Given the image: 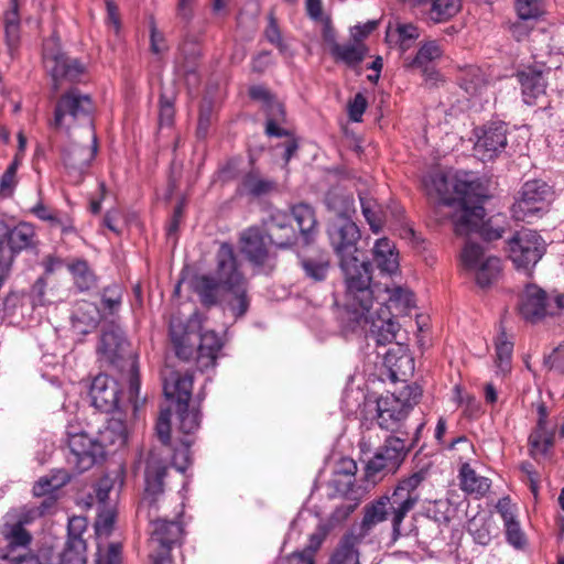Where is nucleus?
<instances>
[{
	"label": "nucleus",
	"instance_id": "nucleus-1",
	"mask_svg": "<svg viewBox=\"0 0 564 564\" xmlns=\"http://www.w3.org/2000/svg\"><path fill=\"white\" fill-rule=\"evenodd\" d=\"M429 194L437 195L434 215L437 223L449 219L458 236L478 234L484 240L494 241L502 237L505 228L494 219L485 220L486 212L481 205L484 195L479 182L469 174L447 176L443 173L430 175L424 181Z\"/></svg>",
	"mask_w": 564,
	"mask_h": 564
},
{
	"label": "nucleus",
	"instance_id": "nucleus-2",
	"mask_svg": "<svg viewBox=\"0 0 564 564\" xmlns=\"http://www.w3.org/2000/svg\"><path fill=\"white\" fill-rule=\"evenodd\" d=\"M194 290L206 306L216 305L220 300L227 303L235 317L243 316L249 310L248 282L235 253L234 247L223 242L216 253V278L197 276Z\"/></svg>",
	"mask_w": 564,
	"mask_h": 564
},
{
	"label": "nucleus",
	"instance_id": "nucleus-3",
	"mask_svg": "<svg viewBox=\"0 0 564 564\" xmlns=\"http://www.w3.org/2000/svg\"><path fill=\"white\" fill-rule=\"evenodd\" d=\"M167 467L165 463L154 453L147 459L144 473V494L141 499L139 511H145L151 523V535L149 550L151 552L171 553L173 547L181 546L184 538V527L180 520L154 519L158 511V503L164 492V478Z\"/></svg>",
	"mask_w": 564,
	"mask_h": 564
},
{
	"label": "nucleus",
	"instance_id": "nucleus-4",
	"mask_svg": "<svg viewBox=\"0 0 564 564\" xmlns=\"http://www.w3.org/2000/svg\"><path fill=\"white\" fill-rule=\"evenodd\" d=\"M427 471L420 469L398 480L395 486L364 508L362 527L372 529L390 518L392 540H399L402 523L421 500L420 487L425 481Z\"/></svg>",
	"mask_w": 564,
	"mask_h": 564
},
{
	"label": "nucleus",
	"instance_id": "nucleus-5",
	"mask_svg": "<svg viewBox=\"0 0 564 564\" xmlns=\"http://www.w3.org/2000/svg\"><path fill=\"white\" fill-rule=\"evenodd\" d=\"M202 316L194 312L184 323L180 318H172L170 336L175 354L183 360L195 359L199 370L214 368L224 343L214 330L202 329Z\"/></svg>",
	"mask_w": 564,
	"mask_h": 564
},
{
	"label": "nucleus",
	"instance_id": "nucleus-6",
	"mask_svg": "<svg viewBox=\"0 0 564 564\" xmlns=\"http://www.w3.org/2000/svg\"><path fill=\"white\" fill-rule=\"evenodd\" d=\"M341 273L343 305L350 318H360L379 304L380 288L372 282V263L368 259L338 262Z\"/></svg>",
	"mask_w": 564,
	"mask_h": 564
},
{
	"label": "nucleus",
	"instance_id": "nucleus-7",
	"mask_svg": "<svg viewBox=\"0 0 564 564\" xmlns=\"http://www.w3.org/2000/svg\"><path fill=\"white\" fill-rule=\"evenodd\" d=\"M326 203L337 215L329 225L328 237L338 262L360 258V250L357 247L360 230L351 219L356 213L354 197L344 193H329Z\"/></svg>",
	"mask_w": 564,
	"mask_h": 564
},
{
	"label": "nucleus",
	"instance_id": "nucleus-8",
	"mask_svg": "<svg viewBox=\"0 0 564 564\" xmlns=\"http://www.w3.org/2000/svg\"><path fill=\"white\" fill-rule=\"evenodd\" d=\"M422 388L416 383L406 384L400 390L377 400V423L380 429L391 433H402V426L409 413L420 402Z\"/></svg>",
	"mask_w": 564,
	"mask_h": 564
},
{
	"label": "nucleus",
	"instance_id": "nucleus-9",
	"mask_svg": "<svg viewBox=\"0 0 564 564\" xmlns=\"http://www.w3.org/2000/svg\"><path fill=\"white\" fill-rule=\"evenodd\" d=\"M94 102L89 95L77 88L64 93L56 102L52 127L69 132L75 127H85L88 135L95 133L93 113Z\"/></svg>",
	"mask_w": 564,
	"mask_h": 564
},
{
	"label": "nucleus",
	"instance_id": "nucleus-10",
	"mask_svg": "<svg viewBox=\"0 0 564 564\" xmlns=\"http://www.w3.org/2000/svg\"><path fill=\"white\" fill-rule=\"evenodd\" d=\"M554 191L543 180L527 181L518 192L511 213L514 219L530 223L540 218L550 209L554 200Z\"/></svg>",
	"mask_w": 564,
	"mask_h": 564
},
{
	"label": "nucleus",
	"instance_id": "nucleus-11",
	"mask_svg": "<svg viewBox=\"0 0 564 564\" xmlns=\"http://www.w3.org/2000/svg\"><path fill=\"white\" fill-rule=\"evenodd\" d=\"M68 447L67 463L76 473L90 469L104 458L97 438L90 437L78 422H69L65 431Z\"/></svg>",
	"mask_w": 564,
	"mask_h": 564
},
{
	"label": "nucleus",
	"instance_id": "nucleus-12",
	"mask_svg": "<svg viewBox=\"0 0 564 564\" xmlns=\"http://www.w3.org/2000/svg\"><path fill=\"white\" fill-rule=\"evenodd\" d=\"M410 451L411 446H408L405 438L393 434L389 435L368 460L366 465L367 479L376 481L379 474H395L404 463Z\"/></svg>",
	"mask_w": 564,
	"mask_h": 564
},
{
	"label": "nucleus",
	"instance_id": "nucleus-13",
	"mask_svg": "<svg viewBox=\"0 0 564 564\" xmlns=\"http://www.w3.org/2000/svg\"><path fill=\"white\" fill-rule=\"evenodd\" d=\"M0 539V564H41L39 554L30 552L33 536L26 528H20L2 521Z\"/></svg>",
	"mask_w": 564,
	"mask_h": 564
},
{
	"label": "nucleus",
	"instance_id": "nucleus-14",
	"mask_svg": "<svg viewBox=\"0 0 564 564\" xmlns=\"http://www.w3.org/2000/svg\"><path fill=\"white\" fill-rule=\"evenodd\" d=\"M507 250L516 268L528 271L541 260L546 243L536 231L523 228L508 240Z\"/></svg>",
	"mask_w": 564,
	"mask_h": 564
},
{
	"label": "nucleus",
	"instance_id": "nucleus-15",
	"mask_svg": "<svg viewBox=\"0 0 564 564\" xmlns=\"http://www.w3.org/2000/svg\"><path fill=\"white\" fill-rule=\"evenodd\" d=\"M378 307L369 310L366 316L360 318H350L357 325H369V335L378 345H387L397 340L400 330V324L393 318L390 306L384 302L377 304Z\"/></svg>",
	"mask_w": 564,
	"mask_h": 564
},
{
	"label": "nucleus",
	"instance_id": "nucleus-16",
	"mask_svg": "<svg viewBox=\"0 0 564 564\" xmlns=\"http://www.w3.org/2000/svg\"><path fill=\"white\" fill-rule=\"evenodd\" d=\"M43 62L56 85L61 80L77 82L85 72L78 59L66 56L53 41L44 44Z\"/></svg>",
	"mask_w": 564,
	"mask_h": 564
},
{
	"label": "nucleus",
	"instance_id": "nucleus-17",
	"mask_svg": "<svg viewBox=\"0 0 564 564\" xmlns=\"http://www.w3.org/2000/svg\"><path fill=\"white\" fill-rule=\"evenodd\" d=\"M90 143L80 145L69 143L63 152V163L70 182L78 184L83 181L85 174L97 153V138L95 133L88 135Z\"/></svg>",
	"mask_w": 564,
	"mask_h": 564
},
{
	"label": "nucleus",
	"instance_id": "nucleus-18",
	"mask_svg": "<svg viewBox=\"0 0 564 564\" xmlns=\"http://www.w3.org/2000/svg\"><path fill=\"white\" fill-rule=\"evenodd\" d=\"M508 144L507 126L505 122H491L484 126L477 134L474 145L475 155L482 162L494 161L500 156Z\"/></svg>",
	"mask_w": 564,
	"mask_h": 564
},
{
	"label": "nucleus",
	"instance_id": "nucleus-19",
	"mask_svg": "<svg viewBox=\"0 0 564 564\" xmlns=\"http://www.w3.org/2000/svg\"><path fill=\"white\" fill-rule=\"evenodd\" d=\"M98 354L104 362L116 370L126 365V359L137 358L121 329L115 327L102 332Z\"/></svg>",
	"mask_w": 564,
	"mask_h": 564
},
{
	"label": "nucleus",
	"instance_id": "nucleus-20",
	"mask_svg": "<svg viewBox=\"0 0 564 564\" xmlns=\"http://www.w3.org/2000/svg\"><path fill=\"white\" fill-rule=\"evenodd\" d=\"M421 36V29L413 22L394 19L386 26L384 42L392 51L398 52L399 57L404 62V56L412 50Z\"/></svg>",
	"mask_w": 564,
	"mask_h": 564
},
{
	"label": "nucleus",
	"instance_id": "nucleus-21",
	"mask_svg": "<svg viewBox=\"0 0 564 564\" xmlns=\"http://www.w3.org/2000/svg\"><path fill=\"white\" fill-rule=\"evenodd\" d=\"M119 393L118 381L102 373L94 378L89 389L93 406L105 413L120 411Z\"/></svg>",
	"mask_w": 564,
	"mask_h": 564
},
{
	"label": "nucleus",
	"instance_id": "nucleus-22",
	"mask_svg": "<svg viewBox=\"0 0 564 564\" xmlns=\"http://www.w3.org/2000/svg\"><path fill=\"white\" fill-rule=\"evenodd\" d=\"M43 500L36 507L21 506L10 509L2 518V521L10 524L25 528L33 523L37 518L53 513L56 510L59 494L42 496Z\"/></svg>",
	"mask_w": 564,
	"mask_h": 564
},
{
	"label": "nucleus",
	"instance_id": "nucleus-23",
	"mask_svg": "<svg viewBox=\"0 0 564 564\" xmlns=\"http://www.w3.org/2000/svg\"><path fill=\"white\" fill-rule=\"evenodd\" d=\"M362 527V521L345 534L334 550L328 564H360L357 546L371 533Z\"/></svg>",
	"mask_w": 564,
	"mask_h": 564
},
{
	"label": "nucleus",
	"instance_id": "nucleus-24",
	"mask_svg": "<svg viewBox=\"0 0 564 564\" xmlns=\"http://www.w3.org/2000/svg\"><path fill=\"white\" fill-rule=\"evenodd\" d=\"M268 237L278 248H290L296 245L299 235L291 224L290 215L280 209L273 210L265 221Z\"/></svg>",
	"mask_w": 564,
	"mask_h": 564
},
{
	"label": "nucleus",
	"instance_id": "nucleus-25",
	"mask_svg": "<svg viewBox=\"0 0 564 564\" xmlns=\"http://www.w3.org/2000/svg\"><path fill=\"white\" fill-rule=\"evenodd\" d=\"M549 297L544 290L536 285H528L519 300V313L530 323L541 321L547 314Z\"/></svg>",
	"mask_w": 564,
	"mask_h": 564
},
{
	"label": "nucleus",
	"instance_id": "nucleus-26",
	"mask_svg": "<svg viewBox=\"0 0 564 564\" xmlns=\"http://www.w3.org/2000/svg\"><path fill=\"white\" fill-rule=\"evenodd\" d=\"M128 435L129 433L122 412L117 411L116 415L108 419L105 425L99 429L98 436L96 437L98 444H100L102 456L105 457L107 448L109 451L122 448L128 442Z\"/></svg>",
	"mask_w": 564,
	"mask_h": 564
},
{
	"label": "nucleus",
	"instance_id": "nucleus-27",
	"mask_svg": "<svg viewBox=\"0 0 564 564\" xmlns=\"http://www.w3.org/2000/svg\"><path fill=\"white\" fill-rule=\"evenodd\" d=\"M444 45L438 40H424L413 56H404L403 67L426 74L444 56Z\"/></svg>",
	"mask_w": 564,
	"mask_h": 564
},
{
	"label": "nucleus",
	"instance_id": "nucleus-28",
	"mask_svg": "<svg viewBox=\"0 0 564 564\" xmlns=\"http://www.w3.org/2000/svg\"><path fill=\"white\" fill-rule=\"evenodd\" d=\"M240 250L256 267L265 265L270 259L265 236L258 227H250L241 234Z\"/></svg>",
	"mask_w": 564,
	"mask_h": 564
},
{
	"label": "nucleus",
	"instance_id": "nucleus-29",
	"mask_svg": "<svg viewBox=\"0 0 564 564\" xmlns=\"http://www.w3.org/2000/svg\"><path fill=\"white\" fill-rule=\"evenodd\" d=\"M384 366L389 370V378L395 381H406L414 372V359L408 346L398 343L397 348L389 349L384 355Z\"/></svg>",
	"mask_w": 564,
	"mask_h": 564
},
{
	"label": "nucleus",
	"instance_id": "nucleus-30",
	"mask_svg": "<svg viewBox=\"0 0 564 564\" xmlns=\"http://www.w3.org/2000/svg\"><path fill=\"white\" fill-rule=\"evenodd\" d=\"M0 231L8 250L12 251V260H14L17 253L34 246L35 229L28 223H20L10 228L4 221L0 220Z\"/></svg>",
	"mask_w": 564,
	"mask_h": 564
},
{
	"label": "nucleus",
	"instance_id": "nucleus-31",
	"mask_svg": "<svg viewBox=\"0 0 564 564\" xmlns=\"http://www.w3.org/2000/svg\"><path fill=\"white\" fill-rule=\"evenodd\" d=\"M193 383L192 373L172 371L164 379L163 391L169 400L176 402V405L188 404L192 399Z\"/></svg>",
	"mask_w": 564,
	"mask_h": 564
},
{
	"label": "nucleus",
	"instance_id": "nucleus-32",
	"mask_svg": "<svg viewBox=\"0 0 564 564\" xmlns=\"http://www.w3.org/2000/svg\"><path fill=\"white\" fill-rule=\"evenodd\" d=\"M518 78L521 84L523 101L529 106L536 105L538 99L545 95L547 86L542 70L529 67L519 72Z\"/></svg>",
	"mask_w": 564,
	"mask_h": 564
},
{
	"label": "nucleus",
	"instance_id": "nucleus-33",
	"mask_svg": "<svg viewBox=\"0 0 564 564\" xmlns=\"http://www.w3.org/2000/svg\"><path fill=\"white\" fill-rule=\"evenodd\" d=\"M45 290V280L43 278H39L26 293L13 292L8 294L4 299V307L7 311L14 313V308L18 304H21L22 306L29 305L31 308L44 306L47 303Z\"/></svg>",
	"mask_w": 564,
	"mask_h": 564
},
{
	"label": "nucleus",
	"instance_id": "nucleus-34",
	"mask_svg": "<svg viewBox=\"0 0 564 564\" xmlns=\"http://www.w3.org/2000/svg\"><path fill=\"white\" fill-rule=\"evenodd\" d=\"M424 14L434 24L452 21L463 9V0H426Z\"/></svg>",
	"mask_w": 564,
	"mask_h": 564
},
{
	"label": "nucleus",
	"instance_id": "nucleus-35",
	"mask_svg": "<svg viewBox=\"0 0 564 564\" xmlns=\"http://www.w3.org/2000/svg\"><path fill=\"white\" fill-rule=\"evenodd\" d=\"M456 79L459 87L470 97L480 96L489 84L487 74L474 65L460 67Z\"/></svg>",
	"mask_w": 564,
	"mask_h": 564
},
{
	"label": "nucleus",
	"instance_id": "nucleus-36",
	"mask_svg": "<svg viewBox=\"0 0 564 564\" xmlns=\"http://www.w3.org/2000/svg\"><path fill=\"white\" fill-rule=\"evenodd\" d=\"M291 215L297 224L300 235L305 243H310L318 232V223L314 208L305 203L291 207Z\"/></svg>",
	"mask_w": 564,
	"mask_h": 564
},
{
	"label": "nucleus",
	"instance_id": "nucleus-37",
	"mask_svg": "<svg viewBox=\"0 0 564 564\" xmlns=\"http://www.w3.org/2000/svg\"><path fill=\"white\" fill-rule=\"evenodd\" d=\"M373 261L381 273L392 275L399 271V253L394 245L387 238L378 239L375 243Z\"/></svg>",
	"mask_w": 564,
	"mask_h": 564
},
{
	"label": "nucleus",
	"instance_id": "nucleus-38",
	"mask_svg": "<svg viewBox=\"0 0 564 564\" xmlns=\"http://www.w3.org/2000/svg\"><path fill=\"white\" fill-rule=\"evenodd\" d=\"M458 478L460 489L476 498L484 497L491 486V481L487 477L478 475L468 463L462 464Z\"/></svg>",
	"mask_w": 564,
	"mask_h": 564
},
{
	"label": "nucleus",
	"instance_id": "nucleus-39",
	"mask_svg": "<svg viewBox=\"0 0 564 564\" xmlns=\"http://www.w3.org/2000/svg\"><path fill=\"white\" fill-rule=\"evenodd\" d=\"M278 191V183L268 177L261 176L257 171L245 174L241 178L238 193L252 197H261Z\"/></svg>",
	"mask_w": 564,
	"mask_h": 564
},
{
	"label": "nucleus",
	"instance_id": "nucleus-40",
	"mask_svg": "<svg viewBox=\"0 0 564 564\" xmlns=\"http://www.w3.org/2000/svg\"><path fill=\"white\" fill-rule=\"evenodd\" d=\"M300 264L306 278L322 282L328 275L330 259L327 252L318 251L315 254L301 258Z\"/></svg>",
	"mask_w": 564,
	"mask_h": 564
},
{
	"label": "nucleus",
	"instance_id": "nucleus-41",
	"mask_svg": "<svg viewBox=\"0 0 564 564\" xmlns=\"http://www.w3.org/2000/svg\"><path fill=\"white\" fill-rule=\"evenodd\" d=\"M70 475L65 469L53 470L50 475L39 478L34 482L32 494L42 497L51 494H59V490L70 481Z\"/></svg>",
	"mask_w": 564,
	"mask_h": 564
},
{
	"label": "nucleus",
	"instance_id": "nucleus-42",
	"mask_svg": "<svg viewBox=\"0 0 564 564\" xmlns=\"http://www.w3.org/2000/svg\"><path fill=\"white\" fill-rule=\"evenodd\" d=\"M4 36L8 51L12 56L20 45L21 22L19 3L10 1V9L3 14Z\"/></svg>",
	"mask_w": 564,
	"mask_h": 564
},
{
	"label": "nucleus",
	"instance_id": "nucleus-43",
	"mask_svg": "<svg viewBox=\"0 0 564 564\" xmlns=\"http://www.w3.org/2000/svg\"><path fill=\"white\" fill-rule=\"evenodd\" d=\"M329 52L336 62H341L348 66H355L364 61L367 47L362 42L354 40L346 44L337 43Z\"/></svg>",
	"mask_w": 564,
	"mask_h": 564
},
{
	"label": "nucleus",
	"instance_id": "nucleus-44",
	"mask_svg": "<svg viewBox=\"0 0 564 564\" xmlns=\"http://www.w3.org/2000/svg\"><path fill=\"white\" fill-rule=\"evenodd\" d=\"M357 464L351 458H341L338 463L332 485L339 494H347L355 484V475L357 473Z\"/></svg>",
	"mask_w": 564,
	"mask_h": 564
},
{
	"label": "nucleus",
	"instance_id": "nucleus-45",
	"mask_svg": "<svg viewBox=\"0 0 564 564\" xmlns=\"http://www.w3.org/2000/svg\"><path fill=\"white\" fill-rule=\"evenodd\" d=\"M473 270L477 285L482 289L489 288L500 276L501 261L497 257H488Z\"/></svg>",
	"mask_w": 564,
	"mask_h": 564
},
{
	"label": "nucleus",
	"instance_id": "nucleus-46",
	"mask_svg": "<svg viewBox=\"0 0 564 564\" xmlns=\"http://www.w3.org/2000/svg\"><path fill=\"white\" fill-rule=\"evenodd\" d=\"M361 212L370 229L378 234L383 227L384 216L379 204L366 194H359Z\"/></svg>",
	"mask_w": 564,
	"mask_h": 564
},
{
	"label": "nucleus",
	"instance_id": "nucleus-47",
	"mask_svg": "<svg viewBox=\"0 0 564 564\" xmlns=\"http://www.w3.org/2000/svg\"><path fill=\"white\" fill-rule=\"evenodd\" d=\"M117 370L127 379L129 386V401L133 404V408L137 409V401L140 392L138 357L126 359V365Z\"/></svg>",
	"mask_w": 564,
	"mask_h": 564
},
{
	"label": "nucleus",
	"instance_id": "nucleus-48",
	"mask_svg": "<svg viewBox=\"0 0 564 564\" xmlns=\"http://www.w3.org/2000/svg\"><path fill=\"white\" fill-rule=\"evenodd\" d=\"M68 269L79 291H88L96 285V275L85 260L74 261L68 265Z\"/></svg>",
	"mask_w": 564,
	"mask_h": 564
},
{
	"label": "nucleus",
	"instance_id": "nucleus-49",
	"mask_svg": "<svg viewBox=\"0 0 564 564\" xmlns=\"http://www.w3.org/2000/svg\"><path fill=\"white\" fill-rule=\"evenodd\" d=\"M513 343L507 339L506 333H501L496 343V366L506 375L511 370Z\"/></svg>",
	"mask_w": 564,
	"mask_h": 564
},
{
	"label": "nucleus",
	"instance_id": "nucleus-50",
	"mask_svg": "<svg viewBox=\"0 0 564 564\" xmlns=\"http://www.w3.org/2000/svg\"><path fill=\"white\" fill-rule=\"evenodd\" d=\"M84 539L66 540L62 543V560L65 564H86Z\"/></svg>",
	"mask_w": 564,
	"mask_h": 564
},
{
	"label": "nucleus",
	"instance_id": "nucleus-51",
	"mask_svg": "<svg viewBox=\"0 0 564 564\" xmlns=\"http://www.w3.org/2000/svg\"><path fill=\"white\" fill-rule=\"evenodd\" d=\"M383 292L386 293V296L382 297L380 295L379 302H384L388 306L389 303L401 305L405 308L412 307L414 305L413 293L408 289L397 285H386Z\"/></svg>",
	"mask_w": 564,
	"mask_h": 564
},
{
	"label": "nucleus",
	"instance_id": "nucleus-52",
	"mask_svg": "<svg viewBox=\"0 0 564 564\" xmlns=\"http://www.w3.org/2000/svg\"><path fill=\"white\" fill-rule=\"evenodd\" d=\"M123 288L120 284L113 283L106 286L101 293L102 310L109 314L117 313L122 304Z\"/></svg>",
	"mask_w": 564,
	"mask_h": 564
},
{
	"label": "nucleus",
	"instance_id": "nucleus-53",
	"mask_svg": "<svg viewBox=\"0 0 564 564\" xmlns=\"http://www.w3.org/2000/svg\"><path fill=\"white\" fill-rule=\"evenodd\" d=\"M117 511L113 506L98 507L95 530L98 538H107L113 529Z\"/></svg>",
	"mask_w": 564,
	"mask_h": 564
},
{
	"label": "nucleus",
	"instance_id": "nucleus-54",
	"mask_svg": "<svg viewBox=\"0 0 564 564\" xmlns=\"http://www.w3.org/2000/svg\"><path fill=\"white\" fill-rule=\"evenodd\" d=\"M516 10L521 20H536L545 13L544 0H517Z\"/></svg>",
	"mask_w": 564,
	"mask_h": 564
},
{
	"label": "nucleus",
	"instance_id": "nucleus-55",
	"mask_svg": "<svg viewBox=\"0 0 564 564\" xmlns=\"http://www.w3.org/2000/svg\"><path fill=\"white\" fill-rule=\"evenodd\" d=\"M178 429L184 434H192L199 427L200 415L198 411H189L188 404L177 405Z\"/></svg>",
	"mask_w": 564,
	"mask_h": 564
},
{
	"label": "nucleus",
	"instance_id": "nucleus-56",
	"mask_svg": "<svg viewBox=\"0 0 564 564\" xmlns=\"http://www.w3.org/2000/svg\"><path fill=\"white\" fill-rule=\"evenodd\" d=\"M530 453L533 458L546 457L552 447V436L547 432L534 431L529 437Z\"/></svg>",
	"mask_w": 564,
	"mask_h": 564
},
{
	"label": "nucleus",
	"instance_id": "nucleus-57",
	"mask_svg": "<svg viewBox=\"0 0 564 564\" xmlns=\"http://www.w3.org/2000/svg\"><path fill=\"white\" fill-rule=\"evenodd\" d=\"M175 108L174 97H167L165 94L160 95L159 100V126L160 128H171L174 123Z\"/></svg>",
	"mask_w": 564,
	"mask_h": 564
},
{
	"label": "nucleus",
	"instance_id": "nucleus-58",
	"mask_svg": "<svg viewBox=\"0 0 564 564\" xmlns=\"http://www.w3.org/2000/svg\"><path fill=\"white\" fill-rule=\"evenodd\" d=\"M267 20L268 24L264 29V37L269 43L275 45L281 53H284L286 51V44L283 42L282 33L274 13L270 12Z\"/></svg>",
	"mask_w": 564,
	"mask_h": 564
},
{
	"label": "nucleus",
	"instance_id": "nucleus-59",
	"mask_svg": "<svg viewBox=\"0 0 564 564\" xmlns=\"http://www.w3.org/2000/svg\"><path fill=\"white\" fill-rule=\"evenodd\" d=\"M460 259L466 269H476L485 260L484 250L477 243L467 242L460 253Z\"/></svg>",
	"mask_w": 564,
	"mask_h": 564
},
{
	"label": "nucleus",
	"instance_id": "nucleus-60",
	"mask_svg": "<svg viewBox=\"0 0 564 564\" xmlns=\"http://www.w3.org/2000/svg\"><path fill=\"white\" fill-rule=\"evenodd\" d=\"M41 564H65L62 560V544L45 542L39 550Z\"/></svg>",
	"mask_w": 564,
	"mask_h": 564
},
{
	"label": "nucleus",
	"instance_id": "nucleus-61",
	"mask_svg": "<svg viewBox=\"0 0 564 564\" xmlns=\"http://www.w3.org/2000/svg\"><path fill=\"white\" fill-rule=\"evenodd\" d=\"M122 546L120 543H111L107 550L98 547L95 564H120Z\"/></svg>",
	"mask_w": 564,
	"mask_h": 564
},
{
	"label": "nucleus",
	"instance_id": "nucleus-62",
	"mask_svg": "<svg viewBox=\"0 0 564 564\" xmlns=\"http://www.w3.org/2000/svg\"><path fill=\"white\" fill-rule=\"evenodd\" d=\"M155 431L160 441L167 445L171 441V411L169 409L161 411L155 424Z\"/></svg>",
	"mask_w": 564,
	"mask_h": 564
},
{
	"label": "nucleus",
	"instance_id": "nucleus-63",
	"mask_svg": "<svg viewBox=\"0 0 564 564\" xmlns=\"http://www.w3.org/2000/svg\"><path fill=\"white\" fill-rule=\"evenodd\" d=\"M113 488V480L109 476L101 477L95 485V495L98 507L111 506L108 502L109 494Z\"/></svg>",
	"mask_w": 564,
	"mask_h": 564
},
{
	"label": "nucleus",
	"instance_id": "nucleus-64",
	"mask_svg": "<svg viewBox=\"0 0 564 564\" xmlns=\"http://www.w3.org/2000/svg\"><path fill=\"white\" fill-rule=\"evenodd\" d=\"M368 102L362 93L355 95L354 99L348 104V117L354 122H360L362 115L367 109Z\"/></svg>",
	"mask_w": 564,
	"mask_h": 564
}]
</instances>
